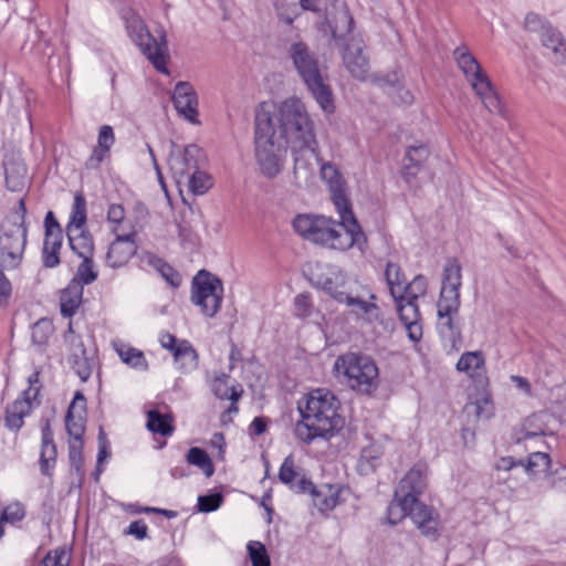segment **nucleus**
<instances>
[{"mask_svg": "<svg viewBox=\"0 0 566 566\" xmlns=\"http://www.w3.org/2000/svg\"><path fill=\"white\" fill-rule=\"evenodd\" d=\"M277 137L291 150L297 185L314 178L315 161H321L314 122L305 104L296 96L284 99L277 108Z\"/></svg>", "mask_w": 566, "mask_h": 566, "instance_id": "obj_1", "label": "nucleus"}, {"mask_svg": "<svg viewBox=\"0 0 566 566\" xmlns=\"http://www.w3.org/2000/svg\"><path fill=\"white\" fill-rule=\"evenodd\" d=\"M339 220L323 214H297L292 226L304 240L314 244L336 250L348 251L356 247L361 253L368 249V241L353 207H335Z\"/></svg>", "mask_w": 566, "mask_h": 566, "instance_id": "obj_2", "label": "nucleus"}, {"mask_svg": "<svg viewBox=\"0 0 566 566\" xmlns=\"http://www.w3.org/2000/svg\"><path fill=\"white\" fill-rule=\"evenodd\" d=\"M339 407V400L329 390L318 388L311 391L305 406L298 408L302 419L295 424V438L307 444L315 439H331L344 426Z\"/></svg>", "mask_w": 566, "mask_h": 566, "instance_id": "obj_3", "label": "nucleus"}, {"mask_svg": "<svg viewBox=\"0 0 566 566\" xmlns=\"http://www.w3.org/2000/svg\"><path fill=\"white\" fill-rule=\"evenodd\" d=\"M287 55L322 111L327 114L334 113V94L328 84V77L308 44L302 40L292 42L289 45Z\"/></svg>", "mask_w": 566, "mask_h": 566, "instance_id": "obj_4", "label": "nucleus"}, {"mask_svg": "<svg viewBox=\"0 0 566 566\" xmlns=\"http://www.w3.org/2000/svg\"><path fill=\"white\" fill-rule=\"evenodd\" d=\"M462 285V266L458 259L449 258L442 273V285L438 301V328L443 337L453 343L461 338V329L454 321L460 308V287Z\"/></svg>", "mask_w": 566, "mask_h": 566, "instance_id": "obj_5", "label": "nucleus"}, {"mask_svg": "<svg viewBox=\"0 0 566 566\" xmlns=\"http://www.w3.org/2000/svg\"><path fill=\"white\" fill-rule=\"evenodd\" d=\"M255 160L266 178H274L282 170L281 151L284 144L277 137L275 120L264 104L256 111L254 127Z\"/></svg>", "mask_w": 566, "mask_h": 566, "instance_id": "obj_6", "label": "nucleus"}, {"mask_svg": "<svg viewBox=\"0 0 566 566\" xmlns=\"http://www.w3.org/2000/svg\"><path fill=\"white\" fill-rule=\"evenodd\" d=\"M337 377L348 388L363 395L373 394L379 384V370L375 360L365 354L348 352L334 363Z\"/></svg>", "mask_w": 566, "mask_h": 566, "instance_id": "obj_7", "label": "nucleus"}, {"mask_svg": "<svg viewBox=\"0 0 566 566\" xmlns=\"http://www.w3.org/2000/svg\"><path fill=\"white\" fill-rule=\"evenodd\" d=\"M454 60L462 71L472 90L479 96L484 107L492 114L506 118V109L495 91L488 74L467 46H458L453 51Z\"/></svg>", "mask_w": 566, "mask_h": 566, "instance_id": "obj_8", "label": "nucleus"}, {"mask_svg": "<svg viewBox=\"0 0 566 566\" xmlns=\"http://www.w3.org/2000/svg\"><path fill=\"white\" fill-rule=\"evenodd\" d=\"M123 19L130 39L139 46L143 54L153 63L157 71L168 73V45L163 27L151 34L143 19L132 9L123 12Z\"/></svg>", "mask_w": 566, "mask_h": 566, "instance_id": "obj_9", "label": "nucleus"}, {"mask_svg": "<svg viewBox=\"0 0 566 566\" xmlns=\"http://www.w3.org/2000/svg\"><path fill=\"white\" fill-rule=\"evenodd\" d=\"M222 293L221 280L206 270H200L192 280L191 302L207 317H213L219 312Z\"/></svg>", "mask_w": 566, "mask_h": 566, "instance_id": "obj_10", "label": "nucleus"}, {"mask_svg": "<svg viewBox=\"0 0 566 566\" xmlns=\"http://www.w3.org/2000/svg\"><path fill=\"white\" fill-rule=\"evenodd\" d=\"M354 28L355 20L345 1L329 0L325 7V20L319 23L318 29L324 34L329 33L332 40L340 46L350 42L352 38H357L353 34Z\"/></svg>", "mask_w": 566, "mask_h": 566, "instance_id": "obj_11", "label": "nucleus"}, {"mask_svg": "<svg viewBox=\"0 0 566 566\" xmlns=\"http://www.w3.org/2000/svg\"><path fill=\"white\" fill-rule=\"evenodd\" d=\"M40 375L41 369L36 367L28 377L29 387L11 405L7 406L4 424L9 430L19 431L24 423V418L30 416L33 406L40 403L38 400L42 387Z\"/></svg>", "mask_w": 566, "mask_h": 566, "instance_id": "obj_12", "label": "nucleus"}, {"mask_svg": "<svg viewBox=\"0 0 566 566\" xmlns=\"http://www.w3.org/2000/svg\"><path fill=\"white\" fill-rule=\"evenodd\" d=\"M0 235V265L6 270L17 269L23 258L27 245L28 229L3 222Z\"/></svg>", "mask_w": 566, "mask_h": 566, "instance_id": "obj_13", "label": "nucleus"}, {"mask_svg": "<svg viewBox=\"0 0 566 566\" xmlns=\"http://www.w3.org/2000/svg\"><path fill=\"white\" fill-rule=\"evenodd\" d=\"M64 340L70 346L69 364L71 368L82 381H86L92 375L93 358L87 356L84 343L81 336L75 334L72 322L69 323Z\"/></svg>", "mask_w": 566, "mask_h": 566, "instance_id": "obj_14", "label": "nucleus"}, {"mask_svg": "<svg viewBox=\"0 0 566 566\" xmlns=\"http://www.w3.org/2000/svg\"><path fill=\"white\" fill-rule=\"evenodd\" d=\"M342 60L353 77L365 81L369 73V57L365 53V44L360 38H352L350 42L340 45Z\"/></svg>", "mask_w": 566, "mask_h": 566, "instance_id": "obj_15", "label": "nucleus"}, {"mask_svg": "<svg viewBox=\"0 0 566 566\" xmlns=\"http://www.w3.org/2000/svg\"><path fill=\"white\" fill-rule=\"evenodd\" d=\"M316 165H319L321 177L328 185L334 207H353L346 180L337 166L332 161H324L322 157L321 161H315Z\"/></svg>", "mask_w": 566, "mask_h": 566, "instance_id": "obj_16", "label": "nucleus"}, {"mask_svg": "<svg viewBox=\"0 0 566 566\" xmlns=\"http://www.w3.org/2000/svg\"><path fill=\"white\" fill-rule=\"evenodd\" d=\"M315 285L338 303H343L349 294L347 290L348 275L337 265H328L324 272L319 273L316 276Z\"/></svg>", "mask_w": 566, "mask_h": 566, "instance_id": "obj_17", "label": "nucleus"}, {"mask_svg": "<svg viewBox=\"0 0 566 566\" xmlns=\"http://www.w3.org/2000/svg\"><path fill=\"white\" fill-rule=\"evenodd\" d=\"M409 517L423 536L432 541H436L440 536V515L433 507L416 500L415 503L410 505Z\"/></svg>", "mask_w": 566, "mask_h": 566, "instance_id": "obj_18", "label": "nucleus"}, {"mask_svg": "<svg viewBox=\"0 0 566 566\" xmlns=\"http://www.w3.org/2000/svg\"><path fill=\"white\" fill-rule=\"evenodd\" d=\"M137 231L132 227L126 234H116L115 240L109 244L106 253V264L113 269L125 266L135 255L137 245L135 237Z\"/></svg>", "mask_w": 566, "mask_h": 566, "instance_id": "obj_19", "label": "nucleus"}, {"mask_svg": "<svg viewBox=\"0 0 566 566\" xmlns=\"http://www.w3.org/2000/svg\"><path fill=\"white\" fill-rule=\"evenodd\" d=\"M172 103L180 116L192 124H199L198 96L191 83L180 81L175 85Z\"/></svg>", "mask_w": 566, "mask_h": 566, "instance_id": "obj_20", "label": "nucleus"}, {"mask_svg": "<svg viewBox=\"0 0 566 566\" xmlns=\"http://www.w3.org/2000/svg\"><path fill=\"white\" fill-rule=\"evenodd\" d=\"M200 149L188 145L184 150L171 151L168 164L177 184H182L198 167Z\"/></svg>", "mask_w": 566, "mask_h": 566, "instance_id": "obj_21", "label": "nucleus"}, {"mask_svg": "<svg viewBox=\"0 0 566 566\" xmlns=\"http://www.w3.org/2000/svg\"><path fill=\"white\" fill-rule=\"evenodd\" d=\"M343 304L350 308L356 319L361 322L363 325H368L375 331H377L378 326L386 328L381 310L376 303L364 301L349 293L344 298Z\"/></svg>", "mask_w": 566, "mask_h": 566, "instance_id": "obj_22", "label": "nucleus"}, {"mask_svg": "<svg viewBox=\"0 0 566 566\" xmlns=\"http://www.w3.org/2000/svg\"><path fill=\"white\" fill-rule=\"evenodd\" d=\"M427 486V472L424 465H413L400 480L395 492L397 496L410 499L412 503L419 500Z\"/></svg>", "mask_w": 566, "mask_h": 566, "instance_id": "obj_23", "label": "nucleus"}, {"mask_svg": "<svg viewBox=\"0 0 566 566\" xmlns=\"http://www.w3.org/2000/svg\"><path fill=\"white\" fill-rule=\"evenodd\" d=\"M86 411V399L81 391H76L65 416V427L70 436L69 441L83 440L84 415Z\"/></svg>", "mask_w": 566, "mask_h": 566, "instance_id": "obj_24", "label": "nucleus"}, {"mask_svg": "<svg viewBox=\"0 0 566 566\" xmlns=\"http://www.w3.org/2000/svg\"><path fill=\"white\" fill-rule=\"evenodd\" d=\"M539 41L546 55L555 63L566 65V40L558 29L551 24L542 25Z\"/></svg>", "mask_w": 566, "mask_h": 566, "instance_id": "obj_25", "label": "nucleus"}, {"mask_svg": "<svg viewBox=\"0 0 566 566\" xmlns=\"http://www.w3.org/2000/svg\"><path fill=\"white\" fill-rule=\"evenodd\" d=\"M400 322L405 326L410 340L417 343L422 338L421 314L418 304L411 302L396 303Z\"/></svg>", "mask_w": 566, "mask_h": 566, "instance_id": "obj_26", "label": "nucleus"}, {"mask_svg": "<svg viewBox=\"0 0 566 566\" xmlns=\"http://www.w3.org/2000/svg\"><path fill=\"white\" fill-rule=\"evenodd\" d=\"M115 144V134L113 127L103 125L99 127L97 145L93 148L91 156L86 161L88 169H98L101 164L109 157L111 148Z\"/></svg>", "mask_w": 566, "mask_h": 566, "instance_id": "obj_27", "label": "nucleus"}, {"mask_svg": "<svg viewBox=\"0 0 566 566\" xmlns=\"http://www.w3.org/2000/svg\"><path fill=\"white\" fill-rule=\"evenodd\" d=\"M279 480L295 493H306L311 488V480L295 470L292 455L286 457L281 464Z\"/></svg>", "mask_w": 566, "mask_h": 566, "instance_id": "obj_28", "label": "nucleus"}, {"mask_svg": "<svg viewBox=\"0 0 566 566\" xmlns=\"http://www.w3.org/2000/svg\"><path fill=\"white\" fill-rule=\"evenodd\" d=\"M71 250L80 258H93L94 239L86 228L66 230Z\"/></svg>", "mask_w": 566, "mask_h": 566, "instance_id": "obj_29", "label": "nucleus"}, {"mask_svg": "<svg viewBox=\"0 0 566 566\" xmlns=\"http://www.w3.org/2000/svg\"><path fill=\"white\" fill-rule=\"evenodd\" d=\"M83 298V287L77 282H70L60 295V311L64 317H72Z\"/></svg>", "mask_w": 566, "mask_h": 566, "instance_id": "obj_30", "label": "nucleus"}, {"mask_svg": "<svg viewBox=\"0 0 566 566\" xmlns=\"http://www.w3.org/2000/svg\"><path fill=\"white\" fill-rule=\"evenodd\" d=\"M339 489L334 485H323L317 489L311 482L307 492L311 493L314 505L321 511H331L338 504Z\"/></svg>", "mask_w": 566, "mask_h": 566, "instance_id": "obj_31", "label": "nucleus"}, {"mask_svg": "<svg viewBox=\"0 0 566 566\" xmlns=\"http://www.w3.org/2000/svg\"><path fill=\"white\" fill-rule=\"evenodd\" d=\"M4 174L7 188L11 191H19L27 182L28 170L22 160L11 158L4 161Z\"/></svg>", "mask_w": 566, "mask_h": 566, "instance_id": "obj_32", "label": "nucleus"}, {"mask_svg": "<svg viewBox=\"0 0 566 566\" xmlns=\"http://www.w3.org/2000/svg\"><path fill=\"white\" fill-rule=\"evenodd\" d=\"M53 334V322L46 317L40 318L31 327L32 345L39 353H44Z\"/></svg>", "mask_w": 566, "mask_h": 566, "instance_id": "obj_33", "label": "nucleus"}, {"mask_svg": "<svg viewBox=\"0 0 566 566\" xmlns=\"http://www.w3.org/2000/svg\"><path fill=\"white\" fill-rule=\"evenodd\" d=\"M114 348L126 365L139 370L148 369V363L142 350L123 343H114Z\"/></svg>", "mask_w": 566, "mask_h": 566, "instance_id": "obj_34", "label": "nucleus"}, {"mask_svg": "<svg viewBox=\"0 0 566 566\" xmlns=\"http://www.w3.org/2000/svg\"><path fill=\"white\" fill-rule=\"evenodd\" d=\"M62 244L63 235L44 237L42 261L45 268L53 269L61 263L60 253Z\"/></svg>", "mask_w": 566, "mask_h": 566, "instance_id": "obj_35", "label": "nucleus"}, {"mask_svg": "<svg viewBox=\"0 0 566 566\" xmlns=\"http://www.w3.org/2000/svg\"><path fill=\"white\" fill-rule=\"evenodd\" d=\"M429 154L430 151L424 144L410 146L405 156V160L408 161L403 167L406 176H416L422 164L428 159Z\"/></svg>", "mask_w": 566, "mask_h": 566, "instance_id": "obj_36", "label": "nucleus"}, {"mask_svg": "<svg viewBox=\"0 0 566 566\" xmlns=\"http://www.w3.org/2000/svg\"><path fill=\"white\" fill-rule=\"evenodd\" d=\"M147 262L148 265L154 268L169 285L172 287L180 286L181 276L170 264L154 254L147 255Z\"/></svg>", "mask_w": 566, "mask_h": 566, "instance_id": "obj_37", "label": "nucleus"}, {"mask_svg": "<svg viewBox=\"0 0 566 566\" xmlns=\"http://www.w3.org/2000/svg\"><path fill=\"white\" fill-rule=\"evenodd\" d=\"M229 379L230 377L224 374L220 377H217L213 380L212 390L219 399H229L231 401L238 402L243 394V389L240 385L229 386Z\"/></svg>", "mask_w": 566, "mask_h": 566, "instance_id": "obj_38", "label": "nucleus"}, {"mask_svg": "<svg viewBox=\"0 0 566 566\" xmlns=\"http://www.w3.org/2000/svg\"><path fill=\"white\" fill-rule=\"evenodd\" d=\"M171 422L172 418L167 413H161L158 410L147 412V428L154 433L170 436L174 432Z\"/></svg>", "mask_w": 566, "mask_h": 566, "instance_id": "obj_39", "label": "nucleus"}, {"mask_svg": "<svg viewBox=\"0 0 566 566\" xmlns=\"http://www.w3.org/2000/svg\"><path fill=\"white\" fill-rule=\"evenodd\" d=\"M86 199L82 192H76L66 230L86 228Z\"/></svg>", "mask_w": 566, "mask_h": 566, "instance_id": "obj_40", "label": "nucleus"}, {"mask_svg": "<svg viewBox=\"0 0 566 566\" xmlns=\"http://www.w3.org/2000/svg\"><path fill=\"white\" fill-rule=\"evenodd\" d=\"M484 365L485 358L481 350L465 352L457 363V370L472 376L474 373L483 368Z\"/></svg>", "mask_w": 566, "mask_h": 566, "instance_id": "obj_41", "label": "nucleus"}, {"mask_svg": "<svg viewBox=\"0 0 566 566\" xmlns=\"http://www.w3.org/2000/svg\"><path fill=\"white\" fill-rule=\"evenodd\" d=\"M410 505H412L410 499H406L402 495L397 496V492H395L394 500L390 502L387 510L388 523L396 525L406 516H409Z\"/></svg>", "mask_w": 566, "mask_h": 566, "instance_id": "obj_42", "label": "nucleus"}, {"mask_svg": "<svg viewBox=\"0 0 566 566\" xmlns=\"http://www.w3.org/2000/svg\"><path fill=\"white\" fill-rule=\"evenodd\" d=\"M174 358L176 363L181 364V368L184 369H195L198 365V354L186 339L179 340Z\"/></svg>", "mask_w": 566, "mask_h": 566, "instance_id": "obj_43", "label": "nucleus"}, {"mask_svg": "<svg viewBox=\"0 0 566 566\" xmlns=\"http://www.w3.org/2000/svg\"><path fill=\"white\" fill-rule=\"evenodd\" d=\"M186 460L189 464L202 470L209 478L213 474L214 468L209 454L201 448L192 447L188 450Z\"/></svg>", "mask_w": 566, "mask_h": 566, "instance_id": "obj_44", "label": "nucleus"}, {"mask_svg": "<svg viewBox=\"0 0 566 566\" xmlns=\"http://www.w3.org/2000/svg\"><path fill=\"white\" fill-rule=\"evenodd\" d=\"M57 450L54 442H42L40 453L41 473L51 478L56 463Z\"/></svg>", "mask_w": 566, "mask_h": 566, "instance_id": "obj_45", "label": "nucleus"}, {"mask_svg": "<svg viewBox=\"0 0 566 566\" xmlns=\"http://www.w3.org/2000/svg\"><path fill=\"white\" fill-rule=\"evenodd\" d=\"M385 277L391 296H396L406 283L405 274L399 264L388 262L385 270Z\"/></svg>", "mask_w": 566, "mask_h": 566, "instance_id": "obj_46", "label": "nucleus"}, {"mask_svg": "<svg viewBox=\"0 0 566 566\" xmlns=\"http://www.w3.org/2000/svg\"><path fill=\"white\" fill-rule=\"evenodd\" d=\"M184 182L188 185L193 195H203L212 186L210 176L199 170V167Z\"/></svg>", "mask_w": 566, "mask_h": 566, "instance_id": "obj_47", "label": "nucleus"}, {"mask_svg": "<svg viewBox=\"0 0 566 566\" xmlns=\"http://www.w3.org/2000/svg\"><path fill=\"white\" fill-rule=\"evenodd\" d=\"M544 413H534L527 417L523 422V439H530L546 434V426L544 422Z\"/></svg>", "mask_w": 566, "mask_h": 566, "instance_id": "obj_48", "label": "nucleus"}, {"mask_svg": "<svg viewBox=\"0 0 566 566\" xmlns=\"http://www.w3.org/2000/svg\"><path fill=\"white\" fill-rule=\"evenodd\" d=\"M75 276L71 282H77L83 287L84 285L93 283L97 279V271L94 269L93 258H81Z\"/></svg>", "mask_w": 566, "mask_h": 566, "instance_id": "obj_49", "label": "nucleus"}, {"mask_svg": "<svg viewBox=\"0 0 566 566\" xmlns=\"http://www.w3.org/2000/svg\"><path fill=\"white\" fill-rule=\"evenodd\" d=\"M69 460L71 470H74L80 480H82L84 476L83 440L69 441Z\"/></svg>", "mask_w": 566, "mask_h": 566, "instance_id": "obj_50", "label": "nucleus"}, {"mask_svg": "<svg viewBox=\"0 0 566 566\" xmlns=\"http://www.w3.org/2000/svg\"><path fill=\"white\" fill-rule=\"evenodd\" d=\"M523 467L531 475L546 473L551 467L549 455L545 452H533L530 454L527 463Z\"/></svg>", "mask_w": 566, "mask_h": 566, "instance_id": "obj_51", "label": "nucleus"}, {"mask_svg": "<svg viewBox=\"0 0 566 566\" xmlns=\"http://www.w3.org/2000/svg\"><path fill=\"white\" fill-rule=\"evenodd\" d=\"M252 566H271V560L264 544L252 541L247 546Z\"/></svg>", "mask_w": 566, "mask_h": 566, "instance_id": "obj_52", "label": "nucleus"}, {"mask_svg": "<svg viewBox=\"0 0 566 566\" xmlns=\"http://www.w3.org/2000/svg\"><path fill=\"white\" fill-rule=\"evenodd\" d=\"M274 7L279 19L287 24H292L300 14L298 6L295 2L274 0Z\"/></svg>", "mask_w": 566, "mask_h": 566, "instance_id": "obj_53", "label": "nucleus"}, {"mask_svg": "<svg viewBox=\"0 0 566 566\" xmlns=\"http://www.w3.org/2000/svg\"><path fill=\"white\" fill-rule=\"evenodd\" d=\"M25 507L24 505L19 502H12L9 505H7L0 515V522H6L10 524H14L17 522L22 521L25 517Z\"/></svg>", "mask_w": 566, "mask_h": 566, "instance_id": "obj_54", "label": "nucleus"}, {"mask_svg": "<svg viewBox=\"0 0 566 566\" xmlns=\"http://www.w3.org/2000/svg\"><path fill=\"white\" fill-rule=\"evenodd\" d=\"M464 409L468 413L473 412L478 419H489L493 415L492 402L488 397L467 403Z\"/></svg>", "mask_w": 566, "mask_h": 566, "instance_id": "obj_55", "label": "nucleus"}, {"mask_svg": "<svg viewBox=\"0 0 566 566\" xmlns=\"http://www.w3.org/2000/svg\"><path fill=\"white\" fill-rule=\"evenodd\" d=\"M314 304L310 293H301L294 298V314L297 317L305 318L312 315Z\"/></svg>", "mask_w": 566, "mask_h": 566, "instance_id": "obj_56", "label": "nucleus"}, {"mask_svg": "<svg viewBox=\"0 0 566 566\" xmlns=\"http://www.w3.org/2000/svg\"><path fill=\"white\" fill-rule=\"evenodd\" d=\"M125 209L122 205L112 203L108 206L106 220L112 226V231L117 233L123 227L125 220Z\"/></svg>", "mask_w": 566, "mask_h": 566, "instance_id": "obj_57", "label": "nucleus"}, {"mask_svg": "<svg viewBox=\"0 0 566 566\" xmlns=\"http://www.w3.org/2000/svg\"><path fill=\"white\" fill-rule=\"evenodd\" d=\"M43 566H69L70 558L64 547L50 551L42 560Z\"/></svg>", "mask_w": 566, "mask_h": 566, "instance_id": "obj_58", "label": "nucleus"}, {"mask_svg": "<svg viewBox=\"0 0 566 566\" xmlns=\"http://www.w3.org/2000/svg\"><path fill=\"white\" fill-rule=\"evenodd\" d=\"M222 501V495L219 493L201 495L198 497V510L206 513L213 512L220 507Z\"/></svg>", "mask_w": 566, "mask_h": 566, "instance_id": "obj_59", "label": "nucleus"}, {"mask_svg": "<svg viewBox=\"0 0 566 566\" xmlns=\"http://www.w3.org/2000/svg\"><path fill=\"white\" fill-rule=\"evenodd\" d=\"M25 214H27V207L24 203V199H20L18 203V208L9 214L3 222L17 224L21 227H25Z\"/></svg>", "mask_w": 566, "mask_h": 566, "instance_id": "obj_60", "label": "nucleus"}, {"mask_svg": "<svg viewBox=\"0 0 566 566\" xmlns=\"http://www.w3.org/2000/svg\"><path fill=\"white\" fill-rule=\"evenodd\" d=\"M124 534L135 536L137 539L142 541L148 536V527L142 520L134 521L129 524L127 530L124 531Z\"/></svg>", "mask_w": 566, "mask_h": 566, "instance_id": "obj_61", "label": "nucleus"}, {"mask_svg": "<svg viewBox=\"0 0 566 566\" xmlns=\"http://www.w3.org/2000/svg\"><path fill=\"white\" fill-rule=\"evenodd\" d=\"M44 237L63 235L62 228L52 211H49L44 218Z\"/></svg>", "mask_w": 566, "mask_h": 566, "instance_id": "obj_62", "label": "nucleus"}, {"mask_svg": "<svg viewBox=\"0 0 566 566\" xmlns=\"http://www.w3.org/2000/svg\"><path fill=\"white\" fill-rule=\"evenodd\" d=\"M392 297L396 303L411 302L413 304H417V301L419 298V296L416 295V293L410 290V285L407 283H405L403 287L401 290H399L398 294H396V296H392Z\"/></svg>", "mask_w": 566, "mask_h": 566, "instance_id": "obj_63", "label": "nucleus"}, {"mask_svg": "<svg viewBox=\"0 0 566 566\" xmlns=\"http://www.w3.org/2000/svg\"><path fill=\"white\" fill-rule=\"evenodd\" d=\"M410 290L416 293L419 297H422L427 293L428 282L423 275H417L412 282L409 283Z\"/></svg>", "mask_w": 566, "mask_h": 566, "instance_id": "obj_64", "label": "nucleus"}]
</instances>
